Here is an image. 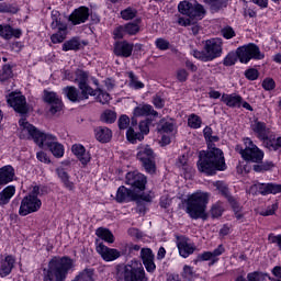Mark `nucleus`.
I'll list each match as a JSON object with an SVG mask.
<instances>
[{
  "instance_id": "nucleus-40",
  "label": "nucleus",
  "mask_w": 281,
  "mask_h": 281,
  "mask_svg": "<svg viewBox=\"0 0 281 281\" xmlns=\"http://www.w3.org/2000/svg\"><path fill=\"white\" fill-rule=\"evenodd\" d=\"M135 16H137V10L134 8L128 7L125 10L121 11V19H123L124 21H133Z\"/></svg>"
},
{
  "instance_id": "nucleus-29",
  "label": "nucleus",
  "mask_w": 281,
  "mask_h": 281,
  "mask_svg": "<svg viewBox=\"0 0 281 281\" xmlns=\"http://www.w3.org/2000/svg\"><path fill=\"white\" fill-rule=\"evenodd\" d=\"M132 126L135 127H128L126 132V137L131 142V144H135V142H142L144 139V134L137 131V121L135 119H132Z\"/></svg>"
},
{
  "instance_id": "nucleus-26",
  "label": "nucleus",
  "mask_w": 281,
  "mask_h": 281,
  "mask_svg": "<svg viewBox=\"0 0 281 281\" xmlns=\"http://www.w3.org/2000/svg\"><path fill=\"white\" fill-rule=\"evenodd\" d=\"M117 203H128V201H135V192L126 187H120L116 192Z\"/></svg>"
},
{
  "instance_id": "nucleus-61",
  "label": "nucleus",
  "mask_w": 281,
  "mask_h": 281,
  "mask_svg": "<svg viewBox=\"0 0 281 281\" xmlns=\"http://www.w3.org/2000/svg\"><path fill=\"white\" fill-rule=\"evenodd\" d=\"M245 76L248 80H258V70L255 68H250L246 70Z\"/></svg>"
},
{
  "instance_id": "nucleus-53",
  "label": "nucleus",
  "mask_w": 281,
  "mask_h": 281,
  "mask_svg": "<svg viewBox=\"0 0 281 281\" xmlns=\"http://www.w3.org/2000/svg\"><path fill=\"white\" fill-rule=\"evenodd\" d=\"M205 3H210L215 10H221L227 4V0H204Z\"/></svg>"
},
{
  "instance_id": "nucleus-38",
  "label": "nucleus",
  "mask_w": 281,
  "mask_h": 281,
  "mask_svg": "<svg viewBox=\"0 0 281 281\" xmlns=\"http://www.w3.org/2000/svg\"><path fill=\"white\" fill-rule=\"evenodd\" d=\"M48 149L54 155V157L60 158L65 155V146L58 143V140H56L54 145H52Z\"/></svg>"
},
{
  "instance_id": "nucleus-36",
  "label": "nucleus",
  "mask_w": 281,
  "mask_h": 281,
  "mask_svg": "<svg viewBox=\"0 0 281 281\" xmlns=\"http://www.w3.org/2000/svg\"><path fill=\"white\" fill-rule=\"evenodd\" d=\"M95 235L101 238V240H105V243H115V238L113 236V233L106 228H98L95 232Z\"/></svg>"
},
{
  "instance_id": "nucleus-42",
  "label": "nucleus",
  "mask_w": 281,
  "mask_h": 281,
  "mask_svg": "<svg viewBox=\"0 0 281 281\" xmlns=\"http://www.w3.org/2000/svg\"><path fill=\"white\" fill-rule=\"evenodd\" d=\"M102 122H105L106 124H113L115 120H117V114L114 111L106 110L102 115H101Z\"/></svg>"
},
{
  "instance_id": "nucleus-41",
  "label": "nucleus",
  "mask_w": 281,
  "mask_h": 281,
  "mask_svg": "<svg viewBox=\"0 0 281 281\" xmlns=\"http://www.w3.org/2000/svg\"><path fill=\"white\" fill-rule=\"evenodd\" d=\"M12 66L4 65L0 71V80L1 82H5V80H10L12 78Z\"/></svg>"
},
{
  "instance_id": "nucleus-4",
  "label": "nucleus",
  "mask_w": 281,
  "mask_h": 281,
  "mask_svg": "<svg viewBox=\"0 0 281 281\" xmlns=\"http://www.w3.org/2000/svg\"><path fill=\"white\" fill-rule=\"evenodd\" d=\"M116 278L124 281H148L144 265H142V261L135 259L123 267H117Z\"/></svg>"
},
{
  "instance_id": "nucleus-8",
  "label": "nucleus",
  "mask_w": 281,
  "mask_h": 281,
  "mask_svg": "<svg viewBox=\"0 0 281 281\" xmlns=\"http://www.w3.org/2000/svg\"><path fill=\"white\" fill-rule=\"evenodd\" d=\"M136 158L140 161L146 172L155 175V171L157 170V166L155 165V151L149 145L138 146Z\"/></svg>"
},
{
  "instance_id": "nucleus-22",
  "label": "nucleus",
  "mask_w": 281,
  "mask_h": 281,
  "mask_svg": "<svg viewBox=\"0 0 281 281\" xmlns=\"http://www.w3.org/2000/svg\"><path fill=\"white\" fill-rule=\"evenodd\" d=\"M16 260L12 257V255H8L0 262V276L1 278H7L12 273V269H14V263Z\"/></svg>"
},
{
  "instance_id": "nucleus-10",
  "label": "nucleus",
  "mask_w": 281,
  "mask_h": 281,
  "mask_svg": "<svg viewBox=\"0 0 281 281\" xmlns=\"http://www.w3.org/2000/svg\"><path fill=\"white\" fill-rule=\"evenodd\" d=\"M237 57L239 58L240 63L247 64L252 58L255 60H262V58H265V54L260 52L258 45L248 44L237 48Z\"/></svg>"
},
{
  "instance_id": "nucleus-59",
  "label": "nucleus",
  "mask_w": 281,
  "mask_h": 281,
  "mask_svg": "<svg viewBox=\"0 0 281 281\" xmlns=\"http://www.w3.org/2000/svg\"><path fill=\"white\" fill-rule=\"evenodd\" d=\"M114 37L115 38H122L123 36H126V29L124 25H120L114 29L113 31Z\"/></svg>"
},
{
  "instance_id": "nucleus-56",
  "label": "nucleus",
  "mask_w": 281,
  "mask_h": 281,
  "mask_svg": "<svg viewBox=\"0 0 281 281\" xmlns=\"http://www.w3.org/2000/svg\"><path fill=\"white\" fill-rule=\"evenodd\" d=\"M263 146L268 148V150H278L280 146L276 139H267L263 142Z\"/></svg>"
},
{
  "instance_id": "nucleus-27",
  "label": "nucleus",
  "mask_w": 281,
  "mask_h": 281,
  "mask_svg": "<svg viewBox=\"0 0 281 281\" xmlns=\"http://www.w3.org/2000/svg\"><path fill=\"white\" fill-rule=\"evenodd\" d=\"M14 181V168L10 165L0 168V186Z\"/></svg>"
},
{
  "instance_id": "nucleus-21",
  "label": "nucleus",
  "mask_w": 281,
  "mask_h": 281,
  "mask_svg": "<svg viewBox=\"0 0 281 281\" xmlns=\"http://www.w3.org/2000/svg\"><path fill=\"white\" fill-rule=\"evenodd\" d=\"M64 95L70 100V102H81V100H89V95L85 97V94L81 92V94L78 92V89L74 86H67L63 89Z\"/></svg>"
},
{
  "instance_id": "nucleus-11",
  "label": "nucleus",
  "mask_w": 281,
  "mask_h": 281,
  "mask_svg": "<svg viewBox=\"0 0 281 281\" xmlns=\"http://www.w3.org/2000/svg\"><path fill=\"white\" fill-rule=\"evenodd\" d=\"M41 199L35 198L34 195H26L22 199L21 205L19 209L20 216H27V214H34L41 210Z\"/></svg>"
},
{
  "instance_id": "nucleus-51",
  "label": "nucleus",
  "mask_w": 281,
  "mask_h": 281,
  "mask_svg": "<svg viewBox=\"0 0 281 281\" xmlns=\"http://www.w3.org/2000/svg\"><path fill=\"white\" fill-rule=\"evenodd\" d=\"M155 45L161 52H166V49H170V42H168V40H164L161 37L156 40Z\"/></svg>"
},
{
  "instance_id": "nucleus-63",
  "label": "nucleus",
  "mask_w": 281,
  "mask_h": 281,
  "mask_svg": "<svg viewBox=\"0 0 281 281\" xmlns=\"http://www.w3.org/2000/svg\"><path fill=\"white\" fill-rule=\"evenodd\" d=\"M188 70L186 69H179L177 71V79L179 80V82H186V80H188Z\"/></svg>"
},
{
  "instance_id": "nucleus-33",
  "label": "nucleus",
  "mask_w": 281,
  "mask_h": 281,
  "mask_svg": "<svg viewBox=\"0 0 281 281\" xmlns=\"http://www.w3.org/2000/svg\"><path fill=\"white\" fill-rule=\"evenodd\" d=\"M222 101L227 106L240 108V102H243V98L240 95H235V94H223Z\"/></svg>"
},
{
  "instance_id": "nucleus-18",
  "label": "nucleus",
  "mask_w": 281,
  "mask_h": 281,
  "mask_svg": "<svg viewBox=\"0 0 281 281\" xmlns=\"http://www.w3.org/2000/svg\"><path fill=\"white\" fill-rule=\"evenodd\" d=\"M133 47L134 45L126 41L116 42L114 44V54L121 58H131L133 54Z\"/></svg>"
},
{
  "instance_id": "nucleus-64",
  "label": "nucleus",
  "mask_w": 281,
  "mask_h": 281,
  "mask_svg": "<svg viewBox=\"0 0 281 281\" xmlns=\"http://www.w3.org/2000/svg\"><path fill=\"white\" fill-rule=\"evenodd\" d=\"M276 210H278V204H272L266 211L261 212V216H273V214H276Z\"/></svg>"
},
{
  "instance_id": "nucleus-16",
  "label": "nucleus",
  "mask_w": 281,
  "mask_h": 281,
  "mask_svg": "<svg viewBox=\"0 0 281 281\" xmlns=\"http://www.w3.org/2000/svg\"><path fill=\"white\" fill-rule=\"evenodd\" d=\"M125 182L127 183V186H131L136 190H146V183L148 182V180L146 179V176H144L143 173L133 171L126 175Z\"/></svg>"
},
{
  "instance_id": "nucleus-43",
  "label": "nucleus",
  "mask_w": 281,
  "mask_h": 281,
  "mask_svg": "<svg viewBox=\"0 0 281 281\" xmlns=\"http://www.w3.org/2000/svg\"><path fill=\"white\" fill-rule=\"evenodd\" d=\"M201 124H203V121L201 117L196 114H191L188 119V125L190 128H201Z\"/></svg>"
},
{
  "instance_id": "nucleus-54",
  "label": "nucleus",
  "mask_w": 281,
  "mask_h": 281,
  "mask_svg": "<svg viewBox=\"0 0 281 281\" xmlns=\"http://www.w3.org/2000/svg\"><path fill=\"white\" fill-rule=\"evenodd\" d=\"M238 60V57L236 54L231 53L224 58V65L225 67H232V65H236V61Z\"/></svg>"
},
{
  "instance_id": "nucleus-60",
  "label": "nucleus",
  "mask_w": 281,
  "mask_h": 281,
  "mask_svg": "<svg viewBox=\"0 0 281 281\" xmlns=\"http://www.w3.org/2000/svg\"><path fill=\"white\" fill-rule=\"evenodd\" d=\"M138 130L140 131L139 133L143 134V137L145 135H148L150 133V127L148 126V122L142 121L138 125Z\"/></svg>"
},
{
  "instance_id": "nucleus-12",
  "label": "nucleus",
  "mask_w": 281,
  "mask_h": 281,
  "mask_svg": "<svg viewBox=\"0 0 281 281\" xmlns=\"http://www.w3.org/2000/svg\"><path fill=\"white\" fill-rule=\"evenodd\" d=\"M8 104L14 109L15 113H20L21 115H25L27 113V100L25 95L21 94V92H11L7 99Z\"/></svg>"
},
{
  "instance_id": "nucleus-34",
  "label": "nucleus",
  "mask_w": 281,
  "mask_h": 281,
  "mask_svg": "<svg viewBox=\"0 0 281 281\" xmlns=\"http://www.w3.org/2000/svg\"><path fill=\"white\" fill-rule=\"evenodd\" d=\"M82 47L78 37H72L63 44V52H78Z\"/></svg>"
},
{
  "instance_id": "nucleus-15",
  "label": "nucleus",
  "mask_w": 281,
  "mask_h": 281,
  "mask_svg": "<svg viewBox=\"0 0 281 281\" xmlns=\"http://www.w3.org/2000/svg\"><path fill=\"white\" fill-rule=\"evenodd\" d=\"M75 74V82H78L79 89L85 98H88V95H95V91H93V88L87 85V81L89 80V74L80 69L76 70Z\"/></svg>"
},
{
  "instance_id": "nucleus-32",
  "label": "nucleus",
  "mask_w": 281,
  "mask_h": 281,
  "mask_svg": "<svg viewBox=\"0 0 281 281\" xmlns=\"http://www.w3.org/2000/svg\"><path fill=\"white\" fill-rule=\"evenodd\" d=\"M228 202L233 207L236 221H239V223H245V213H243V206H240V204H238L234 198H229Z\"/></svg>"
},
{
  "instance_id": "nucleus-2",
  "label": "nucleus",
  "mask_w": 281,
  "mask_h": 281,
  "mask_svg": "<svg viewBox=\"0 0 281 281\" xmlns=\"http://www.w3.org/2000/svg\"><path fill=\"white\" fill-rule=\"evenodd\" d=\"M225 156L223 150L216 147H211L209 150H201L198 160V170L205 175H214L216 170H225Z\"/></svg>"
},
{
  "instance_id": "nucleus-46",
  "label": "nucleus",
  "mask_w": 281,
  "mask_h": 281,
  "mask_svg": "<svg viewBox=\"0 0 281 281\" xmlns=\"http://www.w3.org/2000/svg\"><path fill=\"white\" fill-rule=\"evenodd\" d=\"M223 212H225V210L223 209V204L216 203L212 205L210 214L212 218H218L223 216Z\"/></svg>"
},
{
  "instance_id": "nucleus-14",
  "label": "nucleus",
  "mask_w": 281,
  "mask_h": 281,
  "mask_svg": "<svg viewBox=\"0 0 281 281\" xmlns=\"http://www.w3.org/2000/svg\"><path fill=\"white\" fill-rule=\"evenodd\" d=\"M43 100L50 105L49 113H52V115H56V113L63 111V101L56 92L44 90Z\"/></svg>"
},
{
  "instance_id": "nucleus-62",
  "label": "nucleus",
  "mask_w": 281,
  "mask_h": 281,
  "mask_svg": "<svg viewBox=\"0 0 281 281\" xmlns=\"http://www.w3.org/2000/svg\"><path fill=\"white\" fill-rule=\"evenodd\" d=\"M262 87L266 91H272V89H276V81L273 79H265Z\"/></svg>"
},
{
  "instance_id": "nucleus-19",
  "label": "nucleus",
  "mask_w": 281,
  "mask_h": 281,
  "mask_svg": "<svg viewBox=\"0 0 281 281\" xmlns=\"http://www.w3.org/2000/svg\"><path fill=\"white\" fill-rule=\"evenodd\" d=\"M89 20V8L80 7L76 9L71 15L70 21L72 25H80V23H86Z\"/></svg>"
},
{
  "instance_id": "nucleus-48",
  "label": "nucleus",
  "mask_w": 281,
  "mask_h": 281,
  "mask_svg": "<svg viewBox=\"0 0 281 281\" xmlns=\"http://www.w3.org/2000/svg\"><path fill=\"white\" fill-rule=\"evenodd\" d=\"M124 27L125 34H128L130 36H135V34L139 32V25H137V23H127Z\"/></svg>"
},
{
  "instance_id": "nucleus-52",
  "label": "nucleus",
  "mask_w": 281,
  "mask_h": 281,
  "mask_svg": "<svg viewBox=\"0 0 281 281\" xmlns=\"http://www.w3.org/2000/svg\"><path fill=\"white\" fill-rule=\"evenodd\" d=\"M117 124H119L120 131H126V128H128V125L131 124V119L123 114L119 119Z\"/></svg>"
},
{
  "instance_id": "nucleus-44",
  "label": "nucleus",
  "mask_w": 281,
  "mask_h": 281,
  "mask_svg": "<svg viewBox=\"0 0 281 281\" xmlns=\"http://www.w3.org/2000/svg\"><path fill=\"white\" fill-rule=\"evenodd\" d=\"M127 76L130 78V87H133V89H144V83L137 80V76L133 71H128Z\"/></svg>"
},
{
  "instance_id": "nucleus-37",
  "label": "nucleus",
  "mask_w": 281,
  "mask_h": 281,
  "mask_svg": "<svg viewBox=\"0 0 281 281\" xmlns=\"http://www.w3.org/2000/svg\"><path fill=\"white\" fill-rule=\"evenodd\" d=\"M0 12L1 14H16L19 12V7L14 3H0Z\"/></svg>"
},
{
  "instance_id": "nucleus-45",
  "label": "nucleus",
  "mask_w": 281,
  "mask_h": 281,
  "mask_svg": "<svg viewBox=\"0 0 281 281\" xmlns=\"http://www.w3.org/2000/svg\"><path fill=\"white\" fill-rule=\"evenodd\" d=\"M195 276H196V273L194 272V268H192L190 266H184L183 267L181 277L184 280L192 281V280H194Z\"/></svg>"
},
{
  "instance_id": "nucleus-6",
  "label": "nucleus",
  "mask_w": 281,
  "mask_h": 281,
  "mask_svg": "<svg viewBox=\"0 0 281 281\" xmlns=\"http://www.w3.org/2000/svg\"><path fill=\"white\" fill-rule=\"evenodd\" d=\"M244 144L245 148L240 145L235 147L236 153H239L245 161H250L251 164L262 162V159H265V151L258 148L251 138H245Z\"/></svg>"
},
{
  "instance_id": "nucleus-35",
  "label": "nucleus",
  "mask_w": 281,
  "mask_h": 281,
  "mask_svg": "<svg viewBox=\"0 0 281 281\" xmlns=\"http://www.w3.org/2000/svg\"><path fill=\"white\" fill-rule=\"evenodd\" d=\"M67 38V25L58 26V32L50 36V41L54 44L63 43Z\"/></svg>"
},
{
  "instance_id": "nucleus-31",
  "label": "nucleus",
  "mask_w": 281,
  "mask_h": 281,
  "mask_svg": "<svg viewBox=\"0 0 281 281\" xmlns=\"http://www.w3.org/2000/svg\"><path fill=\"white\" fill-rule=\"evenodd\" d=\"M15 193H16V188H14V186L5 187L0 192V205H8V203H10V199H12Z\"/></svg>"
},
{
  "instance_id": "nucleus-7",
  "label": "nucleus",
  "mask_w": 281,
  "mask_h": 281,
  "mask_svg": "<svg viewBox=\"0 0 281 281\" xmlns=\"http://www.w3.org/2000/svg\"><path fill=\"white\" fill-rule=\"evenodd\" d=\"M223 53V45L221 40H207L204 46V50H193L194 58L198 60H203V63H210L214 58H218Z\"/></svg>"
},
{
  "instance_id": "nucleus-1",
  "label": "nucleus",
  "mask_w": 281,
  "mask_h": 281,
  "mask_svg": "<svg viewBox=\"0 0 281 281\" xmlns=\"http://www.w3.org/2000/svg\"><path fill=\"white\" fill-rule=\"evenodd\" d=\"M76 270V260L71 257H53L48 268L43 270V281H65L67 276Z\"/></svg>"
},
{
  "instance_id": "nucleus-9",
  "label": "nucleus",
  "mask_w": 281,
  "mask_h": 281,
  "mask_svg": "<svg viewBox=\"0 0 281 281\" xmlns=\"http://www.w3.org/2000/svg\"><path fill=\"white\" fill-rule=\"evenodd\" d=\"M180 14H184L193 21H201L205 16V9L201 4H192V2L182 1L178 4Z\"/></svg>"
},
{
  "instance_id": "nucleus-23",
  "label": "nucleus",
  "mask_w": 281,
  "mask_h": 281,
  "mask_svg": "<svg viewBox=\"0 0 281 281\" xmlns=\"http://www.w3.org/2000/svg\"><path fill=\"white\" fill-rule=\"evenodd\" d=\"M71 150H72L74 155H76V157L79 159V161L83 166H87V164H89V161H91V155L89 154V151H87L85 146H82V145H72Z\"/></svg>"
},
{
  "instance_id": "nucleus-58",
  "label": "nucleus",
  "mask_w": 281,
  "mask_h": 281,
  "mask_svg": "<svg viewBox=\"0 0 281 281\" xmlns=\"http://www.w3.org/2000/svg\"><path fill=\"white\" fill-rule=\"evenodd\" d=\"M268 240L272 245H278L279 249L281 250V235H274L271 233L268 235Z\"/></svg>"
},
{
  "instance_id": "nucleus-13",
  "label": "nucleus",
  "mask_w": 281,
  "mask_h": 281,
  "mask_svg": "<svg viewBox=\"0 0 281 281\" xmlns=\"http://www.w3.org/2000/svg\"><path fill=\"white\" fill-rule=\"evenodd\" d=\"M250 190L255 192V194H261L262 196H267V194H280L281 184L278 183H260L256 182L250 187Z\"/></svg>"
},
{
  "instance_id": "nucleus-57",
  "label": "nucleus",
  "mask_w": 281,
  "mask_h": 281,
  "mask_svg": "<svg viewBox=\"0 0 281 281\" xmlns=\"http://www.w3.org/2000/svg\"><path fill=\"white\" fill-rule=\"evenodd\" d=\"M222 36H224V38H234V36H236V32H234V29H232V26H226L224 29H222Z\"/></svg>"
},
{
  "instance_id": "nucleus-3",
  "label": "nucleus",
  "mask_w": 281,
  "mask_h": 281,
  "mask_svg": "<svg viewBox=\"0 0 281 281\" xmlns=\"http://www.w3.org/2000/svg\"><path fill=\"white\" fill-rule=\"evenodd\" d=\"M186 212L193 221H207V203H210V193L196 191L188 196Z\"/></svg>"
},
{
  "instance_id": "nucleus-39",
  "label": "nucleus",
  "mask_w": 281,
  "mask_h": 281,
  "mask_svg": "<svg viewBox=\"0 0 281 281\" xmlns=\"http://www.w3.org/2000/svg\"><path fill=\"white\" fill-rule=\"evenodd\" d=\"M95 94H89V95H97V101L100 102V104H109V101L111 100V95L104 91H102V89L98 88L95 90Z\"/></svg>"
},
{
  "instance_id": "nucleus-25",
  "label": "nucleus",
  "mask_w": 281,
  "mask_h": 281,
  "mask_svg": "<svg viewBox=\"0 0 281 281\" xmlns=\"http://www.w3.org/2000/svg\"><path fill=\"white\" fill-rule=\"evenodd\" d=\"M252 131L256 133L258 139H261V142H267L269 139V128L267 127V124L256 121L252 125Z\"/></svg>"
},
{
  "instance_id": "nucleus-17",
  "label": "nucleus",
  "mask_w": 281,
  "mask_h": 281,
  "mask_svg": "<svg viewBox=\"0 0 281 281\" xmlns=\"http://www.w3.org/2000/svg\"><path fill=\"white\" fill-rule=\"evenodd\" d=\"M97 251L99 255H101V258L105 262H113V260H117V258H120L122 256L120 250H117L115 248H109L103 244H99L97 246Z\"/></svg>"
},
{
  "instance_id": "nucleus-5",
  "label": "nucleus",
  "mask_w": 281,
  "mask_h": 281,
  "mask_svg": "<svg viewBox=\"0 0 281 281\" xmlns=\"http://www.w3.org/2000/svg\"><path fill=\"white\" fill-rule=\"evenodd\" d=\"M19 124L22 126L23 133H27L35 144L40 146V148H43L44 146L49 148L50 146H54L56 142H58L56 136L41 132L38 128H36V126L30 124L25 119H21Z\"/></svg>"
},
{
  "instance_id": "nucleus-47",
  "label": "nucleus",
  "mask_w": 281,
  "mask_h": 281,
  "mask_svg": "<svg viewBox=\"0 0 281 281\" xmlns=\"http://www.w3.org/2000/svg\"><path fill=\"white\" fill-rule=\"evenodd\" d=\"M175 128H176L175 123H172V122H165L164 120H161L160 128H159L160 133H173Z\"/></svg>"
},
{
  "instance_id": "nucleus-24",
  "label": "nucleus",
  "mask_w": 281,
  "mask_h": 281,
  "mask_svg": "<svg viewBox=\"0 0 281 281\" xmlns=\"http://www.w3.org/2000/svg\"><path fill=\"white\" fill-rule=\"evenodd\" d=\"M134 117H146L148 115H153V117H157L159 113L153 109V105L145 104V105H138L133 111Z\"/></svg>"
},
{
  "instance_id": "nucleus-55",
  "label": "nucleus",
  "mask_w": 281,
  "mask_h": 281,
  "mask_svg": "<svg viewBox=\"0 0 281 281\" xmlns=\"http://www.w3.org/2000/svg\"><path fill=\"white\" fill-rule=\"evenodd\" d=\"M153 104L156 106V109H164V106H166V101L164 98H161V95L156 94L153 98Z\"/></svg>"
},
{
  "instance_id": "nucleus-28",
  "label": "nucleus",
  "mask_w": 281,
  "mask_h": 281,
  "mask_svg": "<svg viewBox=\"0 0 281 281\" xmlns=\"http://www.w3.org/2000/svg\"><path fill=\"white\" fill-rule=\"evenodd\" d=\"M94 135L98 142H101V144H109L113 137V132L109 130V127L100 126L94 130Z\"/></svg>"
},
{
  "instance_id": "nucleus-20",
  "label": "nucleus",
  "mask_w": 281,
  "mask_h": 281,
  "mask_svg": "<svg viewBox=\"0 0 281 281\" xmlns=\"http://www.w3.org/2000/svg\"><path fill=\"white\" fill-rule=\"evenodd\" d=\"M177 247L182 258H188V256L194 254V245L190 244L186 237L178 238Z\"/></svg>"
},
{
  "instance_id": "nucleus-50",
  "label": "nucleus",
  "mask_w": 281,
  "mask_h": 281,
  "mask_svg": "<svg viewBox=\"0 0 281 281\" xmlns=\"http://www.w3.org/2000/svg\"><path fill=\"white\" fill-rule=\"evenodd\" d=\"M60 25H64L60 23V13L58 11H53L52 23H50L52 30H56V27H60Z\"/></svg>"
},
{
  "instance_id": "nucleus-49",
  "label": "nucleus",
  "mask_w": 281,
  "mask_h": 281,
  "mask_svg": "<svg viewBox=\"0 0 281 281\" xmlns=\"http://www.w3.org/2000/svg\"><path fill=\"white\" fill-rule=\"evenodd\" d=\"M140 258L143 262H148L150 260H155V255H153V250H150V248H143L140 250Z\"/></svg>"
},
{
  "instance_id": "nucleus-30",
  "label": "nucleus",
  "mask_w": 281,
  "mask_h": 281,
  "mask_svg": "<svg viewBox=\"0 0 281 281\" xmlns=\"http://www.w3.org/2000/svg\"><path fill=\"white\" fill-rule=\"evenodd\" d=\"M0 36L5 41H10V38H21V30L13 29L10 25H0Z\"/></svg>"
}]
</instances>
